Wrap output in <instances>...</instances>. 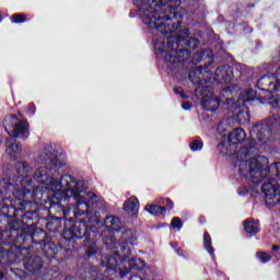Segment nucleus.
I'll use <instances>...</instances> for the list:
<instances>
[{
    "label": "nucleus",
    "instance_id": "1",
    "mask_svg": "<svg viewBox=\"0 0 280 280\" xmlns=\"http://www.w3.org/2000/svg\"><path fill=\"white\" fill-rule=\"evenodd\" d=\"M71 196V187L62 185V177L59 179V189L52 190L48 196L49 211L48 213H56V218H61L65 221V229L61 234L59 246L65 250H71L77 248L75 241L83 240L82 246L86 248L85 255L91 258L100 255V245H97V238L100 237V220L88 221L84 219H77L73 221L67 219L71 209L62 206L67 202Z\"/></svg>",
    "mask_w": 280,
    "mask_h": 280
},
{
    "label": "nucleus",
    "instance_id": "2",
    "mask_svg": "<svg viewBox=\"0 0 280 280\" xmlns=\"http://www.w3.org/2000/svg\"><path fill=\"white\" fill-rule=\"evenodd\" d=\"M133 8L129 12L130 19L137 14L141 21L149 27L166 36L172 34L183 24L178 8L180 0H132Z\"/></svg>",
    "mask_w": 280,
    "mask_h": 280
},
{
    "label": "nucleus",
    "instance_id": "3",
    "mask_svg": "<svg viewBox=\"0 0 280 280\" xmlns=\"http://www.w3.org/2000/svg\"><path fill=\"white\" fill-rule=\"evenodd\" d=\"M279 124V115L273 114L271 117H267L265 120L252 128L250 139H246V131L242 128H235L229 133V145L235 149L241 145L236 152L237 162L234 165V167H237V174L240 177L246 176V173L248 172L247 160L259 153L257 145H266V143L270 141L272 132H275V128H277Z\"/></svg>",
    "mask_w": 280,
    "mask_h": 280
},
{
    "label": "nucleus",
    "instance_id": "4",
    "mask_svg": "<svg viewBox=\"0 0 280 280\" xmlns=\"http://www.w3.org/2000/svg\"><path fill=\"white\" fill-rule=\"evenodd\" d=\"M0 241V264L2 266L16 264L23 250H32V246L42 247L47 242V232L31 223H23V226L15 232L8 225Z\"/></svg>",
    "mask_w": 280,
    "mask_h": 280
},
{
    "label": "nucleus",
    "instance_id": "5",
    "mask_svg": "<svg viewBox=\"0 0 280 280\" xmlns=\"http://www.w3.org/2000/svg\"><path fill=\"white\" fill-rule=\"evenodd\" d=\"M190 34L189 28H183L179 33L164 37L162 42L155 44V54L164 56L163 61L171 71L176 69L177 65L191 58V50L194 51L200 46V39L189 37Z\"/></svg>",
    "mask_w": 280,
    "mask_h": 280
},
{
    "label": "nucleus",
    "instance_id": "6",
    "mask_svg": "<svg viewBox=\"0 0 280 280\" xmlns=\"http://www.w3.org/2000/svg\"><path fill=\"white\" fill-rule=\"evenodd\" d=\"M12 194L15 200H18V207L9 205L10 207H3L2 211L4 213H11V220L8 221V226L13 233H16L25 222H38V206L30 200L34 196L32 189L14 188Z\"/></svg>",
    "mask_w": 280,
    "mask_h": 280
},
{
    "label": "nucleus",
    "instance_id": "7",
    "mask_svg": "<svg viewBox=\"0 0 280 280\" xmlns=\"http://www.w3.org/2000/svg\"><path fill=\"white\" fill-rule=\"evenodd\" d=\"M44 154L46 156V166L36 168L33 178L39 185H47V187L58 190L60 189V182L54 179V172H58L60 167H65V155L58 154V150L54 149L51 145L45 147Z\"/></svg>",
    "mask_w": 280,
    "mask_h": 280
},
{
    "label": "nucleus",
    "instance_id": "8",
    "mask_svg": "<svg viewBox=\"0 0 280 280\" xmlns=\"http://www.w3.org/2000/svg\"><path fill=\"white\" fill-rule=\"evenodd\" d=\"M270 161L264 156L257 154L256 156L249 159L247 172L245 176H241V180L246 178L253 183L254 187H259V184L264 183L269 176L280 177V162H276L271 165H268Z\"/></svg>",
    "mask_w": 280,
    "mask_h": 280
},
{
    "label": "nucleus",
    "instance_id": "9",
    "mask_svg": "<svg viewBox=\"0 0 280 280\" xmlns=\"http://www.w3.org/2000/svg\"><path fill=\"white\" fill-rule=\"evenodd\" d=\"M61 185L70 187V196L77 200V205H84L85 211H89L93 205H97V195L93 191H86L89 187L84 180H77L75 177L66 174L61 176Z\"/></svg>",
    "mask_w": 280,
    "mask_h": 280
},
{
    "label": "nucleus",
    "instance_id": "10",
    "mask_svg": "<svg viewBox=\"0 0 280 280\" xmlns=\"http://www.w3.org/2000/svg\"><path fill=\"white\" fill-rule=\"evenodd\" d=\"M61 185L70 187V196L77 200V205H84L85 211H89L93 205H97V195L93 191H86L89 187L84 180H77L75 177L66 174L61 176Z\"/></svg>",
    "mask_w": 280,
    "mask_h": 280
},
{
    "label": "nucleus",
    "instance_id": "11",
    "mask_svg": "<svg viewBox=\"0 0 280 280\" xmlns=\"http://www.w3.org/2000/svg\"><path fill=\"white\" fill-rule=\"evenodd\" d=\"M4 130L9 135L5 141V154L10 156L12 161H16L18 158L23 154V147L21 143L16 142V139H22V141L30 139V122L20 121L15 124L13 129L9 130L8 127H4Z\"/></svg>",
    "mask_w": 280,
    "mask_h": 280
},
{
    "label": "nucleus",
    "instance_id": "12",
    "mask_svg": "<svg viewBox=\"0 0 280 280\" xmlns=\"http://www.w3.org/2000/svg\"><path fill=\"white\" fill-rule=\"evenodd\" d=\"M15 172L18 175L11 174L10 171H5L2 175V180L4 183L3 189L8 192L10 187H16L21 185L22 189H32V177L27 176L30 172V164L27 162H16Z\"/></svg>",
    "mask_w": 280,
    "mask_h": 280
},
{
    "label": "nucleus",
    "instance_id": "13",
    "mask_svg": "<svg viewBox=\"0 0 280 280\" xmlns=\"http://www.w3.org/2000/svg\"><path fill=\"white\" fill-rule=\"evenodd\" d=\"M37 222H24V224H44L49 233H58L62 229V217H56L45 211V215L42 210L37 207Z\"/></svg>",
    "mask_w": 280,
    "mask_h": 280
},
{
    "label": "nucleus",
    "instance_id": "14",
    "mask_svg": "<svg viewBox=\"0 0 280 280\" xmlns=\"http://www.w3.org/2000/svg\"><path fill=\"white\" fill-rule=\"evenodd\" d=\"M260 189L265 196L266 205H271L272 207L280 205V186L277 179L267 178Z\"/></svg>",
    "mask_w": 280,
    "mask_h": 280
},
{
    "label": "nucleus",
    "instance_id": "15",
    "mask_svg": "<svg viewBox=\"0 0 280 280\" xmlns=\"http://www.w3.org/2000/svg\"><path fill=\"white\" fill-rule=\"evenodd\" d=\"M5 194H8V190L4 191L0 190V242L3 240V232L8 229V222L12 220V213H4L3 207H10V205L5 203V200H8V197H5Z\"/></svg>",
    "mask_w": 280,
    "mask_h": 280
},
{
    "label": "nucleus",
    "instance_id": "16",
    "mask_svg": "<svg viewBox=\"0 0 280 280\" xmlns=\"http://www.w3.org/2000/svg\"><path fill=\"white\" fill-rule=\"evenodd\" d=\"M233 67L229 65L219 66L214 71V82L217 84H231L233 82Z\"/></svg>",
    "mask_w": 280,
    "mask_h": 280
},
{
    "label": "nucleus",
    "instance_id": "17",
    "mask_svg": "<svg viewBox=\"0 0 280 280\" xmlns=\"http://www.w3.org/2000/svg\"><path fill=\"white\" fill-rule=\"evenodd\" d=\"M122 270H120V279H124L125 277H128L129 272H132V270H142L143 269V260L141 258H131L129 260L122 258L121 261Z\"/></svg>",
    "mask_w": 280,
    "mask_h": 280
},
{
    "label": "nucleus",
    "instance_id": "18",
    "mask_svg": "<svg viewBox=\"0 0 280 280\" xmlns=\"http://www.w3.org/2000/svg\"><path fill=\"white\" fill-rule=\"evenodd\" d=\"M122 211H125L131 220H137L139 218V198L136 196L129 197L124 202Z\"/></svg>",
    "mask_w": 280,
    "mask_h": 280
},
{
    "label": "nucleus",
    "instance_id": "19",
    "mask_svg": "<svg viewBox=\"0 0 280 280\" xmlns=\"http://www.w3.org/2000/svg\"><path fill=\"white\" fill-rule=\"evenodd\" d=\"M43 266H45V261L40 256H28L24 261V268L32 275H36V272H40L43 270Z\"/></svg>",
    "mask_w": 280,
    "mask_h": 280
},
{
    "label": "nucleus",
    "instance_id": "20",
    "mask_svg": "<svg viewBox=\"0 0 280 280\" xmlns=\"http://www.w3.org/2000/svg\"><path fill=\"white\" fill-rule=\"evenodd\" d=\"M124 258L119 255V252H115L113 255L106 257V268L113 272H119L121 276V270H124V265L121 264Z\"/></svg>",
    "mask_w": 280,
    "mask_h": 280
},
{
    "label": "nucleus",
    "instance_id": "21",
    "mask_svg": "<svg viewBox=\"0 0 280 280\" xmlns=\"http://www.w3.org/2000/svg\"><path fill=\"white\" fill-rule=\"evenodd\" d=\"M213 86L199 84L195 89L196 97H201L203 102H211L213 100Z\"/></svg>",
    "mask_w": 280,
    "mask_h": 280
},
{
    "label": "nucleus",
    "instance_id": "22",
    "mask_svg": "<svg viewBox=\"0 0 280 280\" xmlns=\"http://www.w3.org/2000/svg\"><path fill=\"white\" fill-rule=\"evenodd\" d=\"M257 86L260 91H266L267 93H275V86H277V82H272V79L268 75L261 77L258 82Z\"/></svg>",
    "mask_w": 280,
    "mask_h": 280
},
{
    "label": "nucleus",
    "instance_id": "23",
    "mask_svg": "<svg viewBox=\"0 0 280 280\" xmlns=\"http://www.w3.org/2000/svg\"><path fill=\"white\" fill-rule=\"evenodd\" d=\"M243 226H244V231L247 232V234L250 235L252 237L257 235V233L261 231L259 229V220H255V219H246L243 222Z\"/></svg>",
    "mask_w": 280,
    "mask_h": 280
},
{
    "label": "nucleus",
    "instance_id": "24",
    "mask_svg": "<svg viewBox=\"0 0 280 280\" xmlns=\"http://www.w3.org/2000/svg\"><path fill=\"white\" fill-rule=\"evenodd\" d=\"M43 252V255L47 257V259H54L56 255H58V246H56L52 242H46L39 247Z\"/></svg>",
    "mask_w": 280,
    "mask_h": 280
},
{
    "label": "nucleus",
    "instance_id": "25",
    "mask_svg": "<svg viewBox=\"0 0 280 280\" xmlns=\"http://www.w3.org/2000/svg\"><path fill=\"white\" fill-rule=\"evenodd\" d=\"M144 211L150 213L151 215H155L159 218V215H165L167 213V208L164 206H159V205H147L144 207Z\"/></svg>",
    "mask_w": 280,
    "mask_h": 280
},
{
    "label": "nucleus",
    "instance_id": "26",
    "mask_svg": "<svg viewBox=\"0 0 280 280\" xmlns=\"http://www.w3.org/2000/svg\"><path fill=\"white\" fill-rule=\"evenodd\" d=\"M234 117L238 124H246L247 121H250V113L248 112V108H235Z\"/></svg>",
    "mask_w": 280,
    "mask_h": 280
},
{
    "label": "nucleus",
    "instance_id": "27",
    "mask_svg": "<svg viewBox=\"0 0 280 280\" xmlns=\"http://www.w3.org/2000/svg\"><path fill=\"white\" fill-rule=\"evenodd\" d=\"M203 248L207 250L208 255L212 257V259H215V248H213L209 232L203 233Z\"/></svg>",
    "mask_w": 280,
    "mask_h": 280
},
{
    "label": "nucleus",
    "instance_id": "28",
    "mask_svg": "<svg viewBox=\"0 0 280 280\" xmlns=\"http://www.w3.org/2000/svg\"><path fill=\"white\" fill-rule=\"evenodd\" d=\"M105 224H107V229H113V231H119L121 229V221L117 217H107Z\"/></svg>",
    "mask_w": 280,
    "mask_h": 280
},
{
    "label": "nucleus",
    "instance_id": "29",
    "mask_svg": "<svg viewBox=\"0 0 280 280\" xmlns=\"http://www.w3.org/2000/svg\"><path fill=\"white\" fill-rule=\"evenodd\" d=\"M122 244L135 246V242H137V237L132 233V230H126L121 235Z\"/></svg>",
    "mask_w": 280,
    "mask_h": 280
},
{
    "label": "nucleus",
    "instance_id": "30",
    "mask_svg": "<svg viewBox=\"0 0 280 280\" xmlns=\"http://www.w3.org/2000/svg\"><path fill=\"white\" fill-rule=\"evenodd\" d=\"M255 95H257V93L255 92V90H253V88L249 89H245L242 93H241V100L242 102L246 103V102H253L255 100Z\"/></svg>",
    "mask_w": 280,
    "mask_h": 280
},
{
    "label": "nucleus",
    "instance_id": "31",
    "mask_svg": "<svg viewBox=\"0 0 280 280\" xmlns=\"http://www.w3.org/2000/svg\"><path fill=\"white\" fill-rule=\"evenodd\" d=\"M269 104H270V106L273 108V110H277V113H276V112L271 113V115H270L269 117H272V115H278L279 121H280V116H279L280 97L277 96L276 98H270ZM278 126H280V122L273 128V130H275Z\"/></svg>",
    "mask_w": 280,
    "mask_h": 280
},
{
    "label": "nucleus",
    "instance_id": "32",
    "mask_svg": "<svg viewBox=\"0 0 280 280\" xmlns=\"http://www.w3.org/2000/svg\"><path fill=\"white\" fill-rule=\"evenodd\" d=\"M11 23L19 25L21 23H27V14L25 13H15L11 15Z\"/></svg>",
    "mask_w": 280,
    "mask_h": 280
},
{
    "label": "nucleus",
    "instance_id": "33",
    "mask_svg": "<svg viewBox=\"0 0 280 280\" xmlns=\"http://www.w3.org/2000/svg\"><path fill=\"white\" fill-rule=\"evenodd\" d=\"M205 58H207V51H205V49H201L192 55L191 62L192 65H199V62H202Z\"/></svg>",
    "mask_w": 280,
    "mask_h": 280
},
{
    "label": "nucleus",
    "instance_id": "34",
    "mask_svg": "<svg viewBox=\"0 0 280 280\" xmlns=\"http://www.w3.org/2000/svg\"><path fill=\"white\" fill-rule=\"evenodd\" d=\"M203 147H205V143L200 138H197L189 143V148L191 152H198L199 150H202Z\"/></svg>",
    "mask_w": 280,
    "mask_h": 280
},
{
    "label": "nucleus",
    "instance_id": "35",
    "mask_svg": "<svg viewBox=\"0 0 280 280\" xmlns=\"http://www.w3.org/2000/svg\"><path fill=\"white\" fill-rule=\"evenodd\" d=\"M257 257L258 259H260L261 264H268V261L272 260V255L266 252H258Z\"/></svg>",
    "mask_w": 280,
    "mask_h": 280
},
{
    "label": "nucleus",
    "instance_id": "36",
    "mask_svg": "<svg viewBox=\"0 0 280 280\" xmlns=\"http://www.w3.org/2000/svg\"><path fill=\"white\" fill-rule=\"evenodd\" d=\"M213 65V58H210V61L208 63H205V66H200L197 71L198 73L202 74V73H209V67H211Z\"/></svg>",
    "mask_w": 280,
    "mask_h": 280
},
{
    "label": "nucleus",
    "instance_id": "37",
    "mask_svg": "<svg viewBox=\"0 0 280 280\" xmlns=\"http://www.w3.org/2000/svg\"><path fill=\"white\" fill-rule=\"evenodd\" d=\"M171 226L173 229H178V231H180V229H183V221L180 220V218L174 217L172 219Z\"/></svg>",
    "mask_w": 280,
    "mask_h": 280
},
{
    "label": "nucleus",
    "instance_id": "38",
    "mask_svg": "<svg viewBox=\"0 0 280 280\" xmlns=\"http://www.w3.org/2000/svg\"><path fill=\"white\" fill-rule=\"evenodd\" d=\"M159 202H166V211H172V209H174V202L170 198H161Z\"/></svg>",
    "mask_w": 280,
    "mask_h": 280
},
{
    "label": "nucleus",
    "instance_id": "39",
    "mask_svg": "<svg viewBox=\"0 0 280 280\" xmlns=\"http://www.w3.org/2000/svg\"><path fill=\"white\" fill-rule=\"evenodd\" d=\"M248 191H249L248 187L243 186L238 188L237 194L238 196H248Z\"/></svg>",
    "mask_w": 280,
    "mask_h": 280
},
{
    "label": "nucleus",
    "instance_id": "40",
    "mask_svg": "<svg viewBox=\"0 0 280 280\" xmlns=\"http://www.w3.org/2000/svg\"><path fill=\"white\" fill-rule=\"evenodd\" d=\"M173 91L175 95H180L182 100H187L189 97L185 92L179 91L178 88H175Z\"/></svg>",
    "mask_w": 280,
    "mask_h": 280
},
{
    "label": "nucleus",
    "instance_id": "41",
    "mask_svg": "<svg viewBox=\"0 0 280 280\" xmlns=\"http://www.w3.org/2000/svg\"><path fill=\"white\" fill-rule=\"evenodd\" d=\"M175 252L179 257H184L185 259H187V253L183 248L178 247L175 249Z\"/></svg>",
    "mask_w": 280,
    "mask_h": 280
},
{
    "label": "nucleus",
    "instance_id": "42",
    "mask_svg": "<svg viewBox=\"0 0 280 280\" xmlns=\"http://www.w3.org/2000/svg\"><path fill=\"white\" fill-rule=\"evenodd\" d=\"M243 32H245V34H250L253 32V27H250L248 25V23L244 22L243 23Z\"/></svg>",
    "mask_w": 280,
    "mask_h": 280
},
{
    "label": "nucleus",
    "instance_id": "43",
    "mask_svg": "<svg viewBox=\"0 0 280 280\" xmlns=\"http://www.w3.org/2000/svg\"><path fill=\"white\" fill-rule=\"evenodd\" d=\"M183 110H190L191 109V103L190 102H184L182 104Z\"/></svg>",
    "mask_w": 280,
    "mask_h": 280
},
{
    "label": "nucleus",
    "instance_id": "44",
    "mask_svg": "<svg viewBox=\"0 0 280 280\" xmlns=\"http://www.w3.org/2000/svg\"><path fill=\"white\" fill-rule=\"evenodd\" d=\"M28 112L31 113V115H34L36 113V105H34V103L28 104Z\"/></svg>",
    "mask_w": 280,
    "mask_h": 280
},
{
    "label": "nucleus",
    "instance_id": "45",
    "mask_svg": "<svg viewBox=\"0 0 280 280\" xmlns=\"http://www.w3.org/2000/svg\"><path fill=\"white\" fill-rule=\"evenodd\" d=\"M11 119H14L15 121H19V116L12 114L11 116H7L4 118V121L8 122V121H11Z\"/></svg>",
    "mask_w": 280,
    "mask_h": 280
},
{
    "label": "nucleus",
    "instance_id": "46",
    "mask_svg": "<svg viewBox=\"0 0 280 280\" xmlns=\"http://www.w3.org/2000/svg\"><path fill=\"white\" fill-rule=\"evenodd\" d=\"M153 226H154V229H166L167 223H158V224H155Z\"/></svg>",
    "mask_w": 280,
    "mask_h": 280
},
{
    "label": "nucleus",
    "instance_id": "47",
    "mask_svg": "<svg viewBox=\"0 0 280 280\" xmlns=\"http://www.w3.org/2000/svg\"><path fill=\"white\" fill-rule=\"evenodd\" d=\"M273 92H275V93H280V81H278V82L276 83V86H273Z\"/></svg>",
    "mask_w": 280,
    "mask_h": 280
},
{
    "label": "nucleus",
    "instance_id": "48",
    "mask_svg": "<svg viewBox=\"0 0 280 280\" xmlns=\"http://www.w3.org/2000/svg\"><path fill=\"white\" fill-rule=\"evenodd\" d=\"M271 250H272L273 253H279L280 246H279V245H272Z\"/></svg>",
    "mask_w": 280,
    "mask_h": 280
},
{
    "label": "nucleus",
    "instance_id": "49",
    "mask_svg": "<svg viewBox=\"0 0 280 280\" xmlns=\"http://www.w3.org/2000/svg\"><path fill=\"white\" fill-rule=\"evenodd\" d=\"M199 221H200L201 224H205V222H207V218H205V215H201L199 218Z\"/></svg>",
    "mask_w": 280,
    "mask_h": 280
},
{
    "label": "nucleus",
    "instance_id": "50",
    "mask_svg": "<svg viewBox=\"0 0 280 280\" xmlns=\"http://www.w3.org/2000/svg\"><path fill=\"white\" fill-rule=\"evenodd\" d=\"M247 8H248V10H250L252 8H255V3H248Z\"/></svg>",
    "mask_w": 280,
    "mask_h": 280
},
{
    "label": "nucleus",
    "instance_id": "51",
    "mask_svg": "<svg viewBox=\"0 0 280 280\" xmlns=\"http://www.w3.org/2000/svg\"><path fill=\"white\" fill-rule=\"evenodd\" d=\"M3 277H5V273H3V271H0V280L3 279Z\"/></svg>",
    "mask_w": 280,
    "mask_h": 280
},
{
    "label": "nucleus",
    "instance_id": "52",
    "mask_svg": "<svg viewBox=\"0 0 280 280\" xmlns=\"http://www.w3.org/2000/svg\"><path fill=\"white\" fill-rule=\"evenodd\" d=\"M209 110H210V113H214V110H218V105H217L215 108H211V109H209Z\"/></svg>",
    "mask_w": 280,
    "mask_h": 280
},
{
    "label": "nucleus",
    "instance_id": "53",
    "mask_svg": "<svg viewBox=\"0 0 280 280\" xmlns=\"http://www.w3.org/2000/svg\"><path fill=\"white\" fill-rule=\"evenodd\" d=\"M3 21V16L1 15V13H0V23Z\"/></svg>",
    "mask_w": 280,
    "mask_h": 280
}]
</instances>
